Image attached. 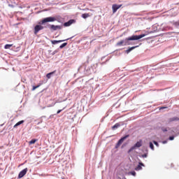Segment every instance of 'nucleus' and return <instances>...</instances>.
Wrapping results in <instances>:
<instances>
[{
  "instance_id": "obj_6",
  "label": "nucleus",
  "mask_w": 179,
  "mask_h": 179,
  "mask_svg": "<svg viewBox=\"0 0 179 179\" xmlns=\"http://www.w3.org/2000/svg\"><path fill=\"white\" fill-rule=\"evenodd\" d=\"M28 169L27 168H25L22 171H21L18 175V178H23L26 174H27Z\"/></svg>"
},
{
  "instance_id": "obj_3",
  "label": "nucleus",
  "mask_w": 179,
  "mask_h": 179,
  "mask_svg": "<svg viewBox=\"0 0 179 179\" xmlns=\"http://www.w3.org/2000/svg\"><path fill=\"white\" fill-rule=\"evenodd\" d=\"M127 138H129V135H126L124 137L121 138L117 143V144L115 145V148L118 149V148H120V146H121V145H122V143L124 142V141H125V139H127Z\"/></svg>"
},
{
  "instance_id": "obj_12",
  "label": "nucleus",
  "mask_w": 179,
  "mask_h": 179,
  "mask_svg": "<svg viewBox=\"0 0 179 179\" xmlns=\"http://www.w3.org/2000/svg\"><path fill=\"white\" fill-rule=\"evenodd\" d=\"M138 47H139V45L133 46V47L129 48L128 50H126L127 54H129V52H131V51H132V50H135V48H138Z\"/></svg>"
},
{
  "instance_id": "obj_27",
  "label": "nucleus",
  "mask_w": 179,
  "mask_h": 179,
  "mask_svg": "<svg viewBox=\"0 0 179 179\" xmlns=\"http://www.w3.org/2000/svg\"><path fill=\"white\" fill-rule=\"evenodd\" d=\"M62 111V109L57 110V114H59Z\"/></svg>"
},
{
  "instance_id": "obj_20",
  "label": "nucleus",
  "mask_w": 179,
  "mask_h": 179,
  "mask_svg": "<svg viewBox=\"0 0 179 179\" xmlns=\"http://www.w3.org/2000/svg\"><path fill=\"white\" fill-rule=\"evenodd\" d=\"M13 45H9V44H6L5 46H4V48L6 50H9V48H10V47H12Z\"/></svg>"
},
{
  "instance_id": "obj_31",
  "label": "nucleus",
  "mask_w": 179,
  "mask_h": 179,
  "mask_svg": "<svg viewBox=\"0 0 179 179\" xmlns=\"http://www.w3.org/2000/svg\"><path fill=\"white\" fill-rule=\"evenodd\" d=\"M55 52H57V51H55V52H53V55H54V54H55Z\"/></svg>"
},
{
  "instance_id": "obj_17",
  "label": "nucleus",
  "mask_w": 179,
  "mask_h": 179,
  "mask_svg": "<svg viewBox=\"0 0 179 179\" xmlns=\"http://www.w3.org/2000/svg\"><path fill=\"white\" fill-rule=\"evenodd\" d=\"M37 141V139H32L29 142V145H34V143H36Z\"/></svg>"
},
{
  "instance_id": "obj_15",
  "label": "nucleus",
  "mask_w": 179,
  "mask_h": 179,
  "mask_svg": "<svg viewBox=\"0 0 179 179\" xmlns=\"http://www.w3.org/2000/svg\"><path fill=\"white\" fill-rule=\"evenodd\" d=\"M119 127H121V124H120V123H116L114 126L112 127V129H117V128H119Z\"/></svg>"
},
{
  "instance_id": "obj_7",
  "label": "nucleus",
  "mask_w": 179,
  "mask_h": 179,
  "mask_svg": "<svg viewBox=\"0 0 179 179\" xmlns=\"http://www.w3.org/2000/svg\"><path fill=\"white\" fill-rule=\"evenodd\" d=\"M121 6H122V4H120V5L113 4L112 6L113 13H115L117 12V10L120 9V8H121Z\"/></svg>"
},
{
  "instance_id": "obj_30",
  "label": "nucleus",
  "mask_w": 179,
  "mask_h": 179,
  "mask_svg": "<svg viewBox=\"0 0 179 179\" xmlns=\"http://www.w3.org/2000/svg\"><path fill=\"white\" fill-rule=\"evenodd\" d=\"M164 108H166V107H162L160 109L161 110H163V109H164Z\"/></svg>"
},
{
  "instance_id": "obj_23",
  "label": "nucleus",
  "mask_w": 179,
  "mask_h": 179,
  "mask_svg": "<svg viewBox=\"0 0 179 179\" xmlns=\"http://www.w3.org/2000/svg\"><path fill=\"white\" fill-rule=\"evenodd\" d=\"M130 174H131V176H136V172L131 171V172H130Z\"/></svg>"
},
{
  "instance_id": "obj_9",
  "label": "nucleus",
  "mask_w": 179,
  "mask_h": 179,
  "mask_svg": "<svg viewBox=\"0 0 179 179\" xmlns=\"http://www.w3.org/2000/svg\"><path fill=\"white\" fill-rule=\"evenodd\" d=\"M75 20H70L64 23V27H69V26H71V24H73V23H75Z\"/></svg>"
},
{
  "instance_id": "obj_32",
  "label": "nucleus",
  "mask_w": 179,
  "mask_h": 179,
  "mask_svg": "<svg viewBox=\"0 0 179 179\" xmlns=\"http://www.w3.org/2000/svg\"><path fill=\"white\" fill-rule=\"evenodd\" d=\"M64 179V178H63Z\"/></svg>"
},
{
  "instance_id": "obj_29",
  "label": "nucleus",
  "mask_w": 179,
  "mask_h": 179,
  "mask_svg": "<svg viewBox=\"0 0 179 179\" xmlns=\"http://www.w3.org/2000/svg\"><path fill=\"white\" fill-rule=\"evenodd\" d=\"M163 132H167V129H163Z\"/></svg>"
},
{
  "instance_id": "obj_11",
  "label": "nucleus",
  "mask_w": 179,
  "mask_h": 179,
  "mask_svg": "<svg viewBox=\"0 0 179 179\" xmlns=\"http://www.w3.org/2000/svg\"><path fill=\"white\" fill-rule=\"evenodd\" d=\"M142 166L145 165L142 162H139V164L135 168L136 171H139V170H142Z\"/></svg>"
},
{
  "instance_id": "obj_28",
  "label": "nucleus",
  "mask_w": 179,
  "mask_h": 179,
  "mask_svg": "<svg viewBox=\"0 0 179 179\" xmlns=\"http://www.w3.org/2000/svg\"><path fill=\"white\" fill-rule=\"evenodd\" d=\"M162 143H164V144L167 143V141H162Z\"/></svg>"
},
{
  "instance_id": "obj_16",
  "label": "nucleus",
  "mask_w": 179,
  "mask_h": 179,
  "mask_svg": "<svg viewBox=\"0 0 179 179\" xmlns=\"http://www.w3.org/2000/svg\"><path fill=\"white\" fill-rule=\"evenodd\" d=\"M90 16V15H89V13H84L82 15V17H83V19H87Z\"/></svg>"
},
{
  "instance_id": "obj_10",
  "label": "nucleus",
  "mask_w": 179,
  "mask_h": 179,
  "mask_svg": "<svg viewBox=\"0 0 179 179\" xmlns=\"http://www.w3.org/2000/svg\"><path fill=\"white\" fill-rule=\"evenodd\" d=\"M68 40H70V38H67L66 40H59V41H51L52 44L55 45V44H58V43H64V41H66Z\"/></svg>"
},
{
  "instance_id": "obj_14",
  "label": "nucleus",
  "mask_w": 179,
  "mask_h": 179,
  "mask_svg": "<svg viewBox=\"0 0 179 179\" xmlns=\"http://www.w3.org/2000/svg\"><path fill=\"white\" fill-rule=\"evenodd\" d=\"M54 73H55V71L48 73L46 78H48V79H51V75H54Z\"/></svg>"
},
{
  "instance_id": "obj_5",
  "label": "nucleus",
  "mask_w": 179,
  "mask_h": 179,
  "mask_svg": "<svg viewBox=\"0 0 179 179\" xmlns=\"http://www.w3.org/2000/svg\"><path fill=\"white\" fill-rule=\"evenodd\" d=\"M141 146H142V140L138 141L133 147H131L129 150V153H130V152H132V150H134V149H136V148H141Z\"/></svg>"
},
{
  "instance_id": "obj_19",
  "label": "nucleus",
  "mask_w": 179,
  "mask_h": 179,
  "mask_svg": "<svg viewBox=\"0 0 179 179\" xmlns=\"http://www.w3.org/2000/svg\"><path fill=\"white\" fill-rule=\"evenodd\" d=\"M179 118L178 117H172L171 119H169V121L171 122L173 121H178Z\"/></svg>"
},
{
  "instance_id": "obj_25",
  "label": "nucleus",
  "mask_w": 179,
  "mask_h": 179,
  "mask_svg": "<svg viewBox=\"0 0 179 179\" xmlns=\"http://www.w3.org/2000/svg\"><path fill=\"white\" fill-rule=\"evenodd\" d=\"M169 141H174V136H170Z\"/></svg>"
},
{
  "instance_id": "obj_2",
  "label": "nucleus",
  "mask_w": 179,
  "mask_h": 179,
  "mask_svg": "<svg viewBox=\"0 0 179 179\" xmlns=\"http://www.w3.org/2000/svg\"><path fill=\"white\" fill-rule=\"evenodd\" d=\"M57 18L55 17H48L43 18L41 22V24H45V23H50L52 22H57Z\"/></svg>"
},
{
  "instance_id": "obj_26",
  "label": "nucleus",
  "mask_w": 179,
  "mask_h": 179,
  "mask_svg": "<svg viewBox=\"0 0 179 179\" xmlns=\"http://www.w3.org/2000/svg\"><path fill=\"white\" fill-rule=\"evenodd\" d=\"M142 157H148V155L147 154H144L142 155Z\"/></svg>"
},
{
  "instance_id": "obj_18",
  "label": "nucleus",
  "mask_w": 179,
  "mask_h": 179,
  "mask_svg": "<svg viewBox=\"0 0 179 179\" xmlns=\"http://www.w3.org/2000/svg\"><path fill=\"white\" fill-rule=\"evenodd\" d=\"M66 45H68V43H64L59 46V48L62 49L64 47H66Z\"/></svg>"
},
{
  "instance_id": "obj_1",
  "label": "nucleus",
  "mask_w": 179,
  "mask_h": 179,
  "mask_svg": "<svg viewBox=\"0 0 179 179\" xmlns=\"http://www.w3.org/2000/svg\"><path fill=\"white\" fill-rule=\"evenodd\" d=\"M146 36L145 34H141V35H133L128 38H126L125 40H122L116 43L117 47H121V45H131V42L135 40H141V38H143Z\"/></svg>"
},
{
  "instance_id": "obj_22",
  "label": "nucleus",
  "mask_w": 179,
  "mask_h": 179,
  "mask_svg": "<svg viewBox=\"0 0 179 179\" xmlns=\"http://www.w3.org/2000/svg\"><path fill=\"white\" fill-rule=\"evenodd\" d=\"M40 86V85H36V86H33L32 87V91L34 92V90H36V89H38V87Z\"/></svg>"
},
{
  "instance_id": "obj_4",
  "label": "nucleus",
  "mask_w": 179,
  "mask_h": 179,
  "mask_svg": "<svg viewBox=\"0 0 179 179\" xmlns=\"http://www.w3.org/2000/svg\"><path fill=\"white\" fill-rule=\"evenodd\" d=\"M49 29L52 30V31H55L57 30H61L62 29V25H54V24H50Z\"/></svg>"
},
{
  "instance_id": "obj_24",
  "label": "nucleus",
  "mask_w": 179,
  "mask_h": 179,
  "mask_svg": "<svg viewBox=\"0 0 179 179\" xmlns=\"http://www.w3.org/2000/svg\"><path fill=\"white\" fill-rule=\"evenodd\" d=\"M153 143H154V145H155V146H157V147H159V143H157V141H153Z\"/></svg>"
},
{
  "instance_id": "obj_13",
  "label": "nucleus",
  "mask_w": 179,
  "mask_h": 179,
  "mask_svg": "<svg viewBox=\"0 0 179 179\" xmlns=\"http://www.w3.org/2000/svg\"><path fill=\"white\" fill-rule=\"evenodd\" d=\"M24 122V120H21L18 122H17L15 125H14V128H17V127H19V125H22V124H23Z\"/></svg>"
},
{
  "instance_id": "obj_8",
  "label": "nucleus",
  "mask_w": 179,
  "mask_h": 179,
  "mask_svg": "<svg viewBox=\"0 0 179 179\" xmlns=\"http://www.w3.org/2000/svg\"><path fill=\"white\" fill-rule=\"evenodd\" d=\"M43 29H44V27H43L41 25H36L34 27V34H37V33H38L40 31V30H43Z\"/></svg>"
},
{
  "instance_id": "obj_21",
  "label": "nucleus",
  "mask_w": 179,
  "mask_h": 179,
  "mask_svg": "<svg viewBox=\"0 0 179 179\" xmlns=\"http://www.w3.org/2000/svg\"><path fill=\"white\" fill-rule=\"evenodd\" d=\"M150 148L152 149V150H155V146L153 145V143L152 142L150 143Z\"/></svg>"
}]
</instances>
